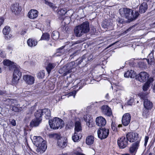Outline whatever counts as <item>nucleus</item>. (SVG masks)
<instances>
[{
  "instance_id": "obj_1",
  "label": "nucleus",
  "mask_w": 155,
  "mask_h": 155,
  "mask_svg": "<svg viewBox=\"0 0 155 155\" xmlns=\"http://www.w3.org/2000/svg\"><path fill=\"white\" fill-rule=\"evenodd\" d=\"M126 137L128 141H129L130 142H132L136 141L132 144L130 148V153H132L133 155H135L139 147L140 140V139H139L138 134L133 132H129L127 134Z\"/></svg>"
},
{
  "instance_id": "obj_2",
  "label": "nucleus",
  "mask_w": 155,
  "mask_h": 155,
  "mask_svg": "<svg viewBox=\"0 0 155 155\" xmlns=\"http://www.w3.org/2000/svg\"><path fill=\"white\" fill-rule=\"evenodd\" d=\"M119 13L122 17L127 19L129 22L135 20L140 15L137 11H135L134 13V11L132 9L127 8L120 9Z\"/></svg>"
},
{
  "instance_id": "obj_3",
  "label": "nucleus",
  "mask_w": 155,
  "mask_h": 155,
  "mask_svg": "<svg viewBox=\"0 0 155 155\" xmlns=\"http://www.w3.org/2000/svg\"><path fill=\"white\" fill-rule=\"evenodd\" d=\"M49 123L51 128L54 129L61 128L64 125V121L57 117H55L52 120L49 121Z\"/></svg>"
},
{
  "instance_id": "obj_4",
  "label": "nucleus",
  "mask_w": 155,
  "mask_h": 155,
  "mask_svg": "<svg viewBox=\"0 0 155 155\" xmlns=\"http://www.w3.org/2000/svg\"><path fill=\"white\" fill-rule=\"evenodd\" d=\"M93 58V56L91 54H85L82 56L76 61V63L78 65L81 64V67H83L85 65L87 62Z\"/></svg>"
},
{
  "instance_id": "obj_5",
  "label": "nucleus",
  "mask_w": 155,
  "mask_h": 155,
  "mask_svg": "<svg viewBox=\"0 0 155 155\" xmlns=\"http://www.w3.org/2000/svg\"><path fill=\"white\" fill-rule=\"evenodd\" d=\"M109 133V131L108 129L105 127L99 128L97 131L98 136L101 140L107 138Z\"/></svg>"
},
{
  "instance_id": "obj_6",
  "label": "nucleus",
  "mask_w": 155,
  "mask_h": 155,
  "mask_svg": "<svg viewBox=\"0 0 155 155\" xmlns=\"http://www.w3.org/2000/svg\"><path fill=\"white\" fill-rule=\"evenodd\" d=\"M75 63L74 62H71L68 64L65 67H64L63 68L60 70V72L62 70L64 71V72L63 75L64 76L68 74H69L72 72V70L74 69L75 67Z\"/></svg>"
},
{
  "instance_id": "obj_7",
  "label": "nucleus",
  "mask_w": 155,
  "mask_h": 155,
  "mask_svg": "<svg viewBox=\"0 0 155 155\" xmlns=\"http://www.w3.org/2000/svg\"><path fill=\"white\" fill-rule=\"evenodd\" d=\"M128 140L126 137L123 136L117 140V144L120 148L124 149L128 145Z\"/></svg>"
},
{
  "instance_id": "obj_8",
  "label": "nucleus",
  "mask_w": 155,
  "mask_h": 155,
  "mask_svg": "<svg viewBox=\"0 0 155 155\" xmlns=\"http://www.w3.org/2000/svg\"><path fill=\"white\" fill-rule=\"evenodd\" d=\"M149 75L145 72H141L137 75L136 78L140 82H143L148 80Z\"/></svg>"
},
{
  "instance_id": "obj_9",
  "label": "nucleus",
  "mask_w": 155,
  "mask_h": 155,
  "mask_svg": "<svg viewBox=\"0 0 155 155\" xmlns=\"http://www.w3.org/2000/svg\"><path fill=\"white\" fill-rule=\"evenodd\" d=\"M96 124L100 128L104 127L106 123L105 119L102 116L97 117L96 119Z\"/></svg>"
},
{
  "instance_id": "obj_10",
  "label": "nucleus",
  "mask_w": 155,
  "mask_h": 155,
  "mask_svg": "<svg viewBox=\"0 0 155 155\" xmlns=\"http://www.w3.org/2000/svg\"><path fill=\"white\" fill-rule=\"evenodd\" d=\"M101 109L102 113L104 115L108 116H110L112 115L111 109L107 105L102 106Z\"/></svg>"
},
{
  "instance_id": "obj_11",
  "label": "nucleus",
  "mask_w": 155,
  "mask_h": 155,
  "mask_svg": "<svg viewBox=\"0 0 155 155\" xmlns=\"http://www.w3.org/2000/svg\"><path fill=\"white\" fill-rule=\"evenodd\" d=\"M130 119L131 116L130 114L127 113L124 114L122 120L123 124L124 126H127L130 123Z\"/></svg>"
},
{
  "instance_id": "obj_12",
  "label": "nucleus",
  "mask_w": 155,
  "mask_h": 155,
  "mask_svg": "<svg viewBox=\"0 0 155 155\" xmlns=\"http://www.w3.org/2000/svg\"><path fill=\"white\" fill-rule=\"evenodd\" d=\"M143 104L144 108L148 110H151L153 107V103L150 100L147 98L143 99Z\"/></svg>"
},
{
  "instance_id": "obj_13",
  "label": "nucleus",
  "mask_w": 155,
  "mask_h": 155,
  "mask_svg": "<svg viewBox=\"0 0 155 155\" xmlns=\"http://www.w3.org/2000/svg\"><path fill=\"white\" fill-rule=\"evenodd\" d=\"M11 9L12 12L15 14H18L21 12V7L19 6V4L16 3L12 5L11 7Z\"/></svg>"
},
{
  "instance_id": "obj_14",
  "label": "nucleus",
  "mask_w": 155,
  "mask_h": 155,
  "mask_svg": "<svg viewBox=\"0 0 155 155\" xmlns=\"http://www.w3.org/2000/svg\"><path fill=\"white\" fill-rule=\"evenodd\" d=\"M85 34L88 32L90 30L89 24L88 21H85L79 25Z\"/></svg>"
},
{
  "instance_id": "obj_15",
  "label": "nucleus",
  "mask_w": 155,
  "mask_h": 155,
  "mask_svg": "<svg viewBox=\"0 0 155 155\" xmlns=\"http://www.w3.org/2000/svg\"><path fill=\"white\" fill-rule=\"evenodd\" d=\"M10 31V28L8 26H6L3 28L2 31L3 34L5 35H7L5 37L6 39H9L12 37L11 34H9Z\"/></svg>"
},
{
  "instance_id": "obj_16",
  "label": "nucleus",
  "mask_w": 155,
  "mask_h": 155,
  "mask_svg": "<svg viewBox=\"0 0 155 155\" xmlns=\"http://www.w3.org/2000/svg\"><path fill=\"white\" fill-rule=\"evenodd\" d=\"M74 33L76 36L79 37L81 36L84 34H85L79 25L75 28Z\"/></svg>"
},
{
  "instance_id": "obj_17",
  "label": "nucleus",
  "mask_w": 155,
  "mask_h": 155,
  "mask_svg": "<svg viewBox=\"0 0 155 155\" xmlns=\"http://www.w3.org/2000/svg\"><path fill=\"white\" fill-rule=\"evenodd\" d=\"M43 143L39 145L37 143H36V147H37V151L40 153L44 152L47 148V146L46 144V142L44 141Z\"/></svg>"
},
{
  "instance_id": "obj_18",
  "label": "nucleus",
  "mask_w": 155,
  "mask_h": 155,
  "mask_svg": "<svg viewBox=\"0 0 155 155\" xmlns=\"http://www.w3.org/2000/svg\"><path fill=\"white\" fill-rule=\"evenodd\" d=\"M23 79L28 84H32L34 83L35 79L32 76L28 75H24L23 77Z\"/></svg>"
},
{
  "instance_id": "obj_19",
  "label": "nucleus",
  "mask_w": 155,
  "mask_h": 155,
  "mask_svg": "<svg viewBox=\"0 0 155 155\" xmlns=\"http://www.w3.org/2000/svg\"><path fill=\"white\" fill-rule=\"evenodd\" d=\"M38 15V12L36 10L31 9L28 13V17L31 19L36 18Z\"/></svg>"
},
{
  "instance_id": "obj_20",
  "label": "nucleus",
  "mask_w": 155,
  "mask_h": 155,
  "mask_svg": "<svg viewBox=\"0 0 155 155\" xmlns=\"http://www.w3.org/2000/svg\"><path fill=\"white\" fill-rule=\"evenodd\" d=\"M3 63L5 65L7 66L8 67L10 70H11L16 67V64L13 62H12L9 60H4Z\"/></svg>"
},
{
  "instance_id": "obj_21",
  "label": "nucleus",
  "mask_w": 155,
  "mask_h": 155,
  "mask_svg": "<svg viewBox=\"0 0 155 155\" xmlns=\"http://www.w3.org/2000/svg\"><path fill=\"white\" fill-rule=\"evenodd\" d=\"M148 8V5L146 2H143L140 5L139 12L140 13H144Z\"/></svg>"
},
{
  "instance_id": "obj_22",
  "label": "nucleus",
  "mask_w": 155,
  "mask_h": 155,
  "mask_svg": "<svg viewBox=\"0 0 155 155\" xmlns=\"http://www.w3.org/2000/svg\"><path fill=\"white\" fill-rule=\"evenodd\" d=\"M32 141L33 142L34 144L36 146L37 143L38 144H39V145L42 143H43L44 141H45L41 137L34 136Z\"/></svg>"
},
{
  "instance_id": "obj_23",
  "label": "nucleus",
  "mask_w": 155,
  "mask_h": 155,
  "mask_svg": "<svg viewBox=\"0 0 155 155\" xmlns=\"http://www.w3.org/2000/svg\"><path fill=\"white\" fill-rule=\"evenodd\" d=\"M43 115H44L45 117L47 119H49L51 116V112L50 109L45 108L42 109Z\"/></svg>"
},
{
  "instance_id": "obj_24",
  "label": "nucleus",
  "mask_w": 155,
  "mask_h": 155,
  "mask_svg": "<svg viewBox=\"0 0 155 155\" xmlns=\"http://www.w3.org/2000/svg\"><path fill=\"white\" fill-rule=\"evenodd\" d=\"M147 59H145L146 60L149 64H151L153 62L154 60L153 57V50L151 51V52L149 54L148 57Z\"/></svg>"
},
{
  "instance_id": "obj_25",
  "label": "nucleus",
  "mask_w": 155,
  "mask_h": 155,
  "mask_svg": "<svg viewBox=\"0 0 155 155\" xmlns=\"http://www.w3.org/2000/svg\"><path fill=\"white\" fill-rule=\"evenodd\" d=\"M27 43L28 45L31 47H35L37 44V41L36 40L30 38L28 39Z\"/></svg>"
},
{
  "instance_id": "obj_26",
  "label": "nucleus",
  "mask_w": 155,
  "mask_h": 155,
  "mask_svg": "<svg viewBox=\"0 0 155 155\" xmlns=\"http://www.w3.org/2000/svg\"><path fill=\"white\" fill-rule=\"evenodd\" d=\"M56 65V64L55 63H48L46 67V69L48 74L51 73V70L53 69Z\"/></svg>"
},
{
  "instance_id": "obj_27",
  "label": "nucleus",
  "mask_w": 155,
  "mask_h": 155,
  "mask_svg": "<svg viewBox=\"0 0 155 155\" xmlns=\"http://www.w3.org/2000/svg\"><path fill=\"white\" fill-rule=\"evenodd\" d=\"M41 119H39L36 118L33 120L30 123L31 127L38 126L41 122Z\"/></svg>"
},
{
  "instance_id": "obj_28",
  "label": "nucleus",
  "mask_w": 155,
  "mask_h": 155,
  "mask_svg": "<svg viewBox=\"0 0 155 155\" xmlns=\"http://www.w3.org/2000/svg\"><path fill=\"white\" fill-rule=\"evenodd\" d=\"M124 76L125 77L134 78L135 76V73L134 71L132 70L128 71L124 74Z\"/></svg>"
},
{
  "instance_id": "obj_29",
  "label": "nucleus",
  "mask_w": 155,
  "mask_h": 155,
  "mask_svg": "<svg viewBox=\"0 0 155 155\" xmlns=\"http://www.w3.org/2000/svg\"><path fill=\"white\" fill-rule=\"evenodd\" d=\"M82 127L81 126V123L78 121H76L75 123V132H78L82 130Z\"/></svg>"
},
{
  "instance_id": "obj_30",
  "label": "nucleus",
  "mask_w": 155,
  "mask_h": 155,
  "mask_svg": "<svg viewBox=\"0 0 155 155\" xmlns=\"http://www.w3.org/2000/svg\"><path fill=\"white\" fill-rule=\"evenodd\" d=\"M94 140V137L93 136H89L86 139V143L88 145H91L93 143Z\"/></svg>"
},
{
  "instance_id": "obj_31",
  "label": "nucleus",
  "mask_w": 155,
  "mask_h": 155,
  "mask_svg": "<svg viewBox=\"0 0 155 155\" xmlns=\"http://www.w3.org/2000/svg\"><path fill=\"white\" fill-rule=\"evenodd\" d=\"M150 110H148L147 109L143 108V109L142 112V116L144 118H147L149 117L150 114Z\"/></svg>"
},
{
  "instance_id": "obj_32",
  "label": "nucleus",
  "mask_w": 155,
  "mask_h": 155,
  "mask_svg": "<svg viewBox=\"0 0 155 155\" xmlns=\"http://www.w3.org/2000/svg\"><path fill=\"white\" fill-rule=\"evenodd\" d=\"M43 111L42 109H39L37 110L35 113V118L40 119L42 120L41 117L43 115Z\"/></svg>"
},
{
  "instance_id": "obj_33",
  "label": "nucleus",
  "mask_w": 155,
  "mask_h": 155,
  "mask_svg": "<svg viewBox=\"0 0 155 155\" xmlns=\"http://www.w3.org/2000/svg\"><path fill=\"white\" fill-rule=\"evenodd\" d=\"M78 132H74L73 136H72V139L74 142H76L78 141L79 140L80 137L81 136L80 134H78Z\"/></svg>"
},
{
  "instance_id": "obj_34",
  "label": "nucleus",
  "mask_w": 155,
  "mask_h": 155,
  "mask_svg": "<svg viewBox=\"0 0 155 155\" xmlns=\"http://www.w3.org/2000/svg\"><path fill=\"white\" fill-rule=\"evenodd\" d=\"M58 14L60 16L64 15L67 13V9L66 8H58Z\"/></svg>"
},
{
  "instance_id": "obj_35",
  "label": "nucleus",
  "mask_w": 155,
  "mask_h": 155,
  "mask_svg": "<svg viewBox=\"0 0 155 155\" xmlns=\"http://www.w3.org/2000/svg\"><path fill=\"white\" fill-rule=\"evenodd\" d=\"M150 81L149 80H148L147 82L145 83L143 86L142 87L143 90V91H146L148 90L150 86Z\"/></svg>"
},
{
  "instance_id": "obj_36",
  "label": "nucleus",
  "mask_w": 155,
  "mask_h": 155,
  "mask_svg": "<svg viewBox=\"0 0 155 155\" xmlns=\"http://www.w3.org/2000/svg\"><path fill=\"white\" fill-rule=\"evenodd\" d=\"M57 144L60 147L63 148L65 147L67 145V142L64 141H62L61 139L58 140Z\"/></svg>"
},
{
  "instance_id": "obj_37",
  "label": "nucleus",
  "mask_w": 155,
  "mask_h": 155,
  "mask_svg": "<svg viewBox=\"0 0 155 155\" xmlns=\"http://www.w3.org/2000/svg\"><path fill=\"white\" fill-rule=\"evenodd\" d=\"M13 75L16 77H17L18 78H21V72L18 69H15Z\"/></svg>"
},
{
  "instance_id": "obj_38",
  "label": "nucleus",
  "mask_w": 155,
  "mask_h": 155,
  "mask_svg": "<svg viewBox=\"0 0 155 155\" xmlns=\"http://www.w3.org/2000/svg\"><path fill=\"white\" fill-rule=\"evenodd\" d=\"M59 37V33L56 31H54L52 34V37L54 40H57Z\"/></svg>"
},
{
  "instance_id": "obj_39",
  "label": "nucleus",
  "mask_w": 155,
  "mask_h": 155,
  "mask_svg": "<svg viewBox=\"0 0 155 155\" xmlns=\"http://www.w3.org/2000/svg\"><path fill=\"white\" fill-rule=\"evenodd\" d=\"M50 38V35L47 33L43 34L41 38V39L43 40H45L48 41Z\"/></svg>"
},
{
  "instance_id": "obj_40",
  "label": "nucleus",
  "mask_w": 155,
  "mask_h": 155,
  "mask_svg": "<svg viewBox=\"0 0 155 155\" xmlns=\"http://www.w3.org/2000/svg\"><path fill=\"white\" fill-rule=\"evenodd\" d=\"M74 126V123L72 121H68L66 125V129H71V127H72Z\"/></svg>"
},
{
  "instance_id": "obj_41",
  "label": "nucleus",
  "mask_w": 155,
  "mask_h": 155,
  "mask_svg": "<svg viewBox=\"0 0 155 155\" xmlns=\"http://www.w3.org/2000/svg\"><path fill=\"white\" fill-rule=\"evenodd\" d=\"M18 78L17 77H16L13 75L12 82L13 84H16L18 83V81L20 79V78Z\"/></svg>"
},
{
  "instance_id": "obj_42",
  "label": "nucleus",
  "mask_w": 155,
  "mask_h": 155,
  "mask_svg": "<svg viewBox=\"0 0 155 155\" xmlns=\"http://www.w3.org/2000/svg\"><path fill=\"white\" fill-rule=\"evenodd\" d=\"M45 73L44 71H40L37 74V77L39 79H42L44 78Z\"/></svg>"
},
{
  "instance_id": "obj_43",
  "label": "nucleus",
  "mask_w": 155,
  "mask_h": 155,
  "mask_svg": "<svg viewBox=\"0 0 155 155\" xmlns=\"http://www.w3.org/2000/svg\"><path fill=\"white\" fill-rule=\"evenodd\" d=\"M45 3L48 5L50 7L52 8H54L55 7V5L53 4V3L51 2H49L48 1H47L46 0H45Z\"/></svg>"
},
{
  "instance_id": "obj_44",
  "label": "nucleus",
  "mask_w": 155,
  "mask_h": 155,
  "mask_svg": "<svg viewBox=\"0 0 155 155\" xmlns=\"http://www.w3.org/2000/svg\"><path fill=\"white\" fill-rule=\"evenodd\" d=\"M85 83H84V81L82 80L77 84V87H79V89H81L82 88L84 85H85Z\"/></svg>"
},
{
  "instance_id": "obj_45",
  "label": "nucleus",
  "mask_w": 155,
  "mask_h": 155,
  "mask_svg": "<svg viewBox=\"0 0 155 155\" xmlns=\"http://www.w3.org/2000/svg\"><path fill=\"white\" fill-rule=\"evenodd\" d=\"M80 151H81V149L80 148H78L74 151V153L76 155H85L84 154L82 153Z\"/></svg>"
},
{
  "instance_id": "obj_46",
  "label": "nucleus",
  "mask_w": 155,
  "mask_h": 155,
  "mask_svg": "<svg viewBox=\"0 0 155 155\" xmlns=\"http://www.w3.org/2000/svg\"><path fill=\"white\" fill-rule=\"evenodd\" d=\"M11 108H12V110L13 111H14L15 112H18L19 111H20V110L16 106L12 105L11 107Z\"/></svg>"
},
{
  "instance_id": "obj_47",
  "label": "nucleus",
  "mask_w": 155,
  "mask_h": 155,
  "mask_svg": "<svg viewBox=\"0 0 155 155\" xmlns=\"http://www.w3.org/2000/svg\"><path fill=\"white\" fill-rule=\"evenodd\" d=\"M64 46H63L61 48L58 49L57 50V53H61V54H63L64 52L63 50V48H64Z\"/></svg>"
},
{
  "instance_id": "obj_48",
  "label": "nucleus",
  "mask_w": 155,
  "mask_h": 155,
  "mask_svg": "<svg viewBox=\"0 0 155 155\" xmlns=\"http://www.w3.org/2000/svg\"><path fill=\"white\" fill-rule=\"evenodd\" d=\"M116 22L117 23V25L119 26L120 25V24H123L124 22V20L123 19H120V18H117L116 20Z\"/></svg>"
},
{
  "instance_id": "obj_49",
  "label": "nucleus",
  "mask_w": 155,
  "mask_h": 155,
  "mask_svg": "<svg viewBox=\"0 0 155 155\" xmlns=\"http://www.w3.org/2000/svg\"><path fill=\"white\" fill-rule=\"evenodd\" d=\"M51 135L52 136V137H53L54 138H56L58 140H60V139H60V136L57 134H52Z\"/></svg>"
},
{
  "instance_id": "obj_50",
  "label": "nucleus",
  "mask_w": 155,
  "mask_h": 155,
  "mask_svg": "<svg viewBox=\"0 0 155 155\" xmlns=\"http://www.w3.org/2000/svg\"><path fill=\"white\" fill-rule=\"evenodd\" d=\"M5 56V54L4 52L0 50V57L2 58H4Z\"/></svg>"
},
{
  "instance_id": "obj_51",
  "label": "nucleus",
  "mask_w": 155,
  "mask_h": 155,
  "mask_svg": "<svg viewBox=\"0 0 155 155\" xmlns=\"http://www.w3.org/2000/svg\"><path fill=\"white\" fill-rule=\"evenodd\" d=\"M10 122L11 124L13 126H15L16 125V122L15 120L14 119H12L11 121L10 120Z\"/></svg>"
},
{
  "instance_id": "obj_52",
  "label": "nucleus",
  "mask_w": 155,
  "mask_h": 155,
  "mask_svg": "<svg viewBox=\"0 0 155 155\" xmlns=\"http://www.w3.org/2000/svg\"><path fill=\"white\" fill-rule=\"evenodd\" d=\"M109 25V24H107V23H106V21L105 22H104V23H103L102 26L104 28H107V29H108V27Z\"/></svg>"
},
{
  "instance_id": "obj_53",
  "label": "nucleus",
  "mask_w": 155,
  "mask_h": 155,
  "mask_svg": "<svg viewBox=\"0 0 155 155\" xmlns=\"http://www.w3.org/2000/svg\"><path fill=\"white\" fill-rule=\"evenodd\" d=\"M149 138L148 136H145V139H144L145 142H144V145L145 146H146L147 145V143L148 141Z\"/></svg>"
},
{
  "instance_id": "obj_54",
  "label": "nucleus",
  "mask_w": 155,
  "mask_h": 155,
  "mask_svg": "<svg viewBox=\"0 0 155 155\" xmlns=\"http://www.w3.org/2000/svg\"><path fill=\"white\" fill-rule=\"evenodd\" d=\"M76 91H74L72 92H71L69 93V95L70 96H74V97L75 95L76 94Z\"/></svg>"
},
{
  "instance_id": "obj_55",
  "label": "nucleus",
  "mask_w": 155,
  "mask_h": 155,
  "mask_svg": "<svg viewBox=\"0 0 155 155\" xmlns=\"http://www.w3.org/2000/svg\"><path fill=\"white\" fill-rule=\"evenodd\" d=\"M4 19L3 18L0 17V26H1L3 23Z\"/></svg>"
},
{
  "instance_id": "obj_56",
  "label": "nucleus",
  "mask_w": 155,
  "mask_h": 155,
  "mask_svg": "<svg viewBox=\"0 0 155 155\" xmlns=\"http://www.w3.org/2000/svg\"><path fill=\"white\" fill-rule=\"evenodd\" d=\"M111 128L112 130L114 131H116L117 130V128L116 126L114 124L111 125Z\"/></svg>"
},
{
  "instance_id": "obj_57",
  "label": "nucleus",
  "mask_w": 155,
  "mask_h": 155,
  "mask_svg": "<svg viewBox=\"0 0 155 155\" xmlns=\"http://www.w3.org/2000/svg\"><path fill=\"white\" fill-rule=\"evenodd\" d=\"M133 102V99H130L129 100L127 103L128 105H131L132 104Z\"/></svg>"
},
{
  "instance_id": "obj_58",
  "label": "nucleus",
  "mask_w": 155,
  "mask_h": 155,
  "mask_svg": "<svg viewBox=\"0 0 155 155\" xmlns=\"http://www.w3.org/2000/svg\"><path fill=\"white\" fill-rule=\"evenodd\" d=\"M81 42V41H77L75 42H72V45H75L77 44H78L80 43Z\"/></svg>"
},
{
  "instance_id": "obj_59",
  "label": "nucleus",
  "mask_w": 155,
  "mask_h": 155,
  "mask_svg": "<svg viewBox=\"0 0 155 155\" xmlns=\"http://www.w3.org/2000/svg\"><path fill=\"white\" fill-rule=\"evenodd\" d=\"M77 51H75L74 52H73L72 54H71L70 55V56H74L77 53Z\"/></svg>"
},
{
  "instance_id": "obj_60",
  "label": "nucleus",
  "mask_w": 155,
  "mask_h": 155,
  "mask_svg": "<svg viewBox=\"0 0 155 155\" xmlns=\"http://www.w3.org/2000/svg\"><path fill=\"white\" fill-rule=\"evenodd\" d=\"M5 94V92L1 90H0V95H3V94Z\"/></svg>"
},
{
  "instance_id": "obj_61",
  "label": "nucleus",
  "mask_w": 155,
  "mask_h": 155,
  "mask_svg": "<svg viewBox=\"0 0 155 155\" xmlns=\"http://www.w3.org/2000/svg\"><path fill=\"white\" fill-rule=\"evenodd\" d=\"M152 88L153 90V91L154 92H155V84H154V85H153Z\"/></svg>"
},
{
  "instance_id": "obj_62",
  "label": "nucleus",
  "mask_w": 155,
  "mask_h": 155,
  "mask_svg": "<svg viewBox=\"0 0 155 155\" xmlns=\"http://www.w3.org/2000/svg\"><path fill=\"white\" fill-rule=\"evenodd\" d=\"M26 33V32L25 31H22L21 32V34L22 35H24Z\"/></svg>"
},
{
  "instance_id": "obj_63",
  "label": "nucleus",
  "mask_w": 155,
  "mask_h": 155,
  "mask_svg": "<svg viewBox=\"0 0 155 155\" xmlns=\"http://www.w3.org/2000/svg\"><path fill=\"white\" fill-rule=\"evenodd\" d=\"M12 102H13L14 103H16L17 101L16 100H13Z\"/></svg>"
},
{
  "instance_id": "obj_64",
  "label": "nucleus",
  "mask_w": 155,
  "mask_h": 155,
  "mask_svg": "<svg viewBox=\"0 0 155 155\" xmlns=\"http://www.w3.org/2000/svg\"><path fill=\"white\" fill-rule=\"evenodd\" d=\"M8 49H12V47H11V46H8Z\"/></svg>"
}]
</instances>
